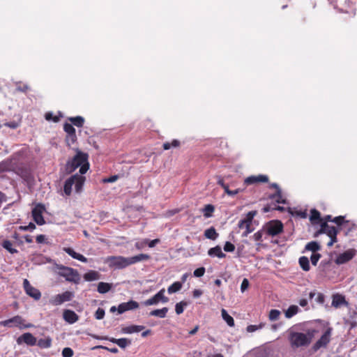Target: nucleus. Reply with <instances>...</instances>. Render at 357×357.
I'll use <instances>...</instances> for the list:
<instances>
[{"instance_id": "f257e3e1", "label": "nucleus", "mask_w": 357, "mask_h": 357, "mask_svg": "<svg viewBox=\"0 0 357 357\" xmlns=\"http://www.w3.org/2000/svg\"><path fill=\"white\" fill-rule=\"evenodd\" d=\"M75 150L76 151L75 155L66 162L65 165L66 172L68 174H71L77 168L80 167L79 173L84 174L89 169V155L81 151L79 149Z\"/></svg>"}, {"instance_id": "f03ea898", "label": "nucleus", "mask_w": 357, "mask_h": 357, "mask_svg": "<svg viewBox=\"0 0 357 357\" xmlns=\"http://www.w3.org/2000/svg\"><path fill=\"white\" fill-rule=\"evenodd\" d=\"M314 331L307 330L304 333L291 331L289 333L288 340L292 348L307 347L314 337Z\"/></svg>"}, {"instance_id": "7ed1b4c3", "label": "nucleus", "mask_w": 357, "mask_h": 357, "mask_svg": "<svg viewBox=\"0 0 357 357\" xmlns=\"http://www.w3.org/2000/svg\"><path fill=\"white\" fill-rule=\"evenodd\" d=\"M58 274L64 278L66 281L78 284L80 281V276L78 271L73 268L64 266H58Z\"/></svg>"}, {"instance_id": "20e7f679", "label": "nucleus", "mask_w": 357, "mask_h": 357, "mask_svg": "<svg viewBox=\"0 0 357 357\" xmlns=\"http://www.w3.org/2000/svg\"><path fill=\"white\" fill-rule=\"evenodd\" d=\"M104 262L112 269H123L129 266L128 257L123 256H108L105 259Z\"/></svg>"}, {"instance_id": "39448f33", "label": "nucleus", "mask_w": 357, "mask_h": 357, "mask_svg": "<svg viewBox=\"0 0 357 357\" xmlns=\"http://www.w3.org/2000/svg\"><path fill=\"white\" fill-rule=\"evenodd\" d=\"M284 226L280 220H271L263 227L264 232L270 236H275L283 231Z\"/></svg>"}, {"instance_id": "423d86ee", "label": "nucleus", "mask_w": 357, "mask_h": 357, "mask_svg": "<svg viewBox=\"0 0 357 357\" xmlns=\"http://www.w3.org/2000/svg\"><path fill=\"white\" fill-rule=\"evenodd\" d=\"M75 296V294L73 291H66L62 294L55 295L51 300L50 303L53 305H60L64 302L70 301Z\"/></svg>"}, {"instance_id": "0eeeda50", "label": "nucleus", "mask_w": 357, "mask_h": 357, "mask_svg": "<svg viewBox=\"0 0 357 357\" xmlns=\"http://www.w3.org/2000/svg\"><path fill=\"white\" fill-rule=\"evenodd\" d=\"M333 331V328L331 327H328L324 334L321 336V337L314 344L313 349L314 351H317L321 347H325L330 342L331 335Z\"/></svg>"}, {"instance_id": "6e6552de", "label": "nucleus", "mask_w": 357, "mask_h": 357, "mask_svg": "<svg viewBox=\"0 0 357 357\" xmlns=\"http://www.w3.org/2000/svg\"><path fill=\"white\" fill-rule=\"evenodd\" d=\"M339 229L334 226H330L326 222L321 223L320 229L316 232L315 236L321 234H326L329 238L337 237Z\"/></svg>"}, {"instance_id": "1a4fd4ad", "label": "nucleus", "mask_w": 357, "mask_h": 357, "mask_svg": "<svg viewBox=\"0 0 357 357\" xmlns=\"http://www.w3.org/2000/svg\"><path fill=\"white\" fill-rule=\"evenodd\" d=\"M165 289H160L153 296L145 301L144 304L148 306L157 305L160 301L163 303H167L169 301V298L165 296Z\"/></svg>"}, {"instance_id": "9d476101", "label": "nucleus", "mask_w": 357, "mask_h": 357, "mask_svg": "<svg viewBox=\"0 0 357 357\" xmlns=\"http://www.w3.org/2000/svg\"><path fill=\"white\" fill-rule=\"evenodd\" d=\"M45 210V206L42 204H38L32 210L33 219L38 225H43L45 223L43 216Z\"/></svg>"}, {"instance_id": "9b49d317", "label": "nucleus", "mask_w": 357, "mask_h": 357, "mask_svg": "<svg viewBox=\"0 0 357 357\" xmlns=\"http://www.w3.org/2000/svg\"><path fill=\"white\" fill-rule=\"evenodd\" d=\"M23 285L26 294H28L30 297H32L36 301H38L40 298V291L38 289L31 286L27 279L24 280Z\"/></svg>"}, {"instance_id": "f8f14e48", "label": "nucleus", "mask_w": 357, "mask_h": 357, "mask_svg": "<svg viewBox=\"0 0 357 357\" xmlns=\"http://www.w3.org/2000/svg\"><path fill=\"white\" fill-rule=\"evenodd\" d=\"M16 342L19 345L24 343L28 346H34L36 344L37 339L32 333L27 332L18 337Z\"/></svg>"}, {"instance_id": "ddd939ff", "label": "nucleus", "mask_w": 357, "mask_h": 357, "mask_svg": "<svg viewBox=\"0 0 357 357\" xmlns=\"http://www.w3.org/2000/svg\"><path fill=\"white\" fill-rule=\"evenodd\" d=\"M23 322L24 319H22V317L19 315H16L10 319L1 321L0 326L5 327L18 326L20 328H22Z\"/></svg>"}, {"instance_id": "4468645a", "label": "nucleus", "mask_w": 357, "mask_h": 357, "mask_svg": "<svg viewBox=\"0 0 357 357\" xmlns=\"http://www.w3.org/2000/svg\"><path fill=\"white\" fill-rule=\"evenodd\" d=\"M139 307V303L135 301L130 300L128 302L121 303L118 305V313L123 314L125 312L132 310Z\"/></svg>"}, {"instance_id": "2eb2a0df", "label": "nucleus", "mask_w": 357, "mask_h": 357, "mask_svg": "<svg viewBox=\"0 0 357 357\" xmlns=\"http://www.w3.org/2000/svg\"><path fill=\"white\" fill-rule=\"evenodd\" d=\"M355 254H356L355 250L350 249V250H346L343 253L339 255V256L337 257V259L335 260V262L337 264H345V263L348 262L349 261H350L351 259H352L354 258V257L355 256Z\"/></svg>"}, {"instance_id": "dca6fc26", "label": "nucleus", "mask_w": 357, "mask_h": 357, "mask_svg": "<svg viewBox=\"0 0 357 357\" xmlns=\"http://www.w3.org/2000/svg\"><path fill=\"white\" fill-rule=\"evenodd\" d=\"M268 181V176L264 174L248 176L245 179V183L246 185H252L257 183H267Z\"/></svg>"}, {"instance_id": "f3484780", "label": "nucleus", "mask_w": 357, "mask_h": 357, "mask_svg": "<svg viewBox=\"0 0 357 357\" xmlns=\"http://www.w3.org/2000/svg\"><path fill=\"white\" fill-rule=\"evenodd\" d=\"M342 305L349 306V303L346 301L345 296L340 294L333 295L332 306L338 308Z\"/></svg>"}, {"instance_id": "a211bd4d", "label": "nucleus", "mask_w": 357, "mask_h": 357, "mask_svg": "<svg viewBox=\"0 0 357 357\" xmlns=\"http://www.w3.org/2000/svg\"><path fill=\"white\" fill-rule=\"evenodd\" d=\"M63 317L70 324L75 323L79 319V316L71 310H65L63 313Z\"/></svg>"}, {"instance_id": "6ab92c4d", "label": "nucleus", "mask_w": 357, "mask_h": 357, "mask_svg": "<svg viewBox=\"0 0 357 357\" xmlns=\"http://www.w3.org/2000/svg\"><path fill=\"white\" fill-rule=\"evenodd\" d=\"M15 168L13 160L8 158L0 162V174L13 171Z\"/></svg>"}, {"instance_id": "aec40b11", "label": "nucleus", "mask_w": 357, "mask_h": 357, "mask_svg": "<svg viewBox=\"0 0 357 357\" xmlns=\"http://www.w3.org/2000/svg\"><path fill=\"white\" fill-rule=\"evenodd\" d=\"M151 257L148 254L141 253L135 256L128 257V265H132L142 261H147L150 259Z\"/></svg>"}, {"instance_id": "412c9836", "label": "nucleus", "mask_w": 357, "mask_h": 357, "mask_svg": "<svg viewBox=\"0 0 357 357\" xmlns=\"http://www.w3.org/2000/svg\"><path fill=\"white\" fill-rule=\"evenodd\" d=\"M151 257L148 254L141 253L135 256L128 257V265H132L142 261H147L150 259Z\"/></svg>"}, {"instance_id": "4be33fe9", "label": "nucleus", "mask_w": 357, "mask_h": 357, "mask_svg": "<svg viewBox=\"0 0 357 357\" xmlns=\"http://www.w3.org/2000/svg\"><path fill=\"white\" fill-rule=\"evenodd\" d=\"M63 251L66 252L68 255H70L72 258L77 259L79 261L82 262H86L87 258L85 257L84 255L76 252L73 248H63Z\"/></svg>"}, {"instance_id": "5701e85b", "label": "nucleus", "mask_w": 357, "mask_h": 357, "mask_svg": "<svg viewBox=\"0 0 357 357\" xmlns=\"http://www.w3.org/2000/svg\"><path fill=\"white\" fill-rule=\"evenodd\" d=\"M208 255L211 257H217L220 259L225 258L226 257V255L222 251V248L220 245H216L210 248L208 250Z\"/></svg>"}, {"instance_id": "b1692460", "label": "nucleus", "mask_w": 357, "mask_h": 357, "mask_svg": "<svg viewBox=\"0 0 357 357\" xmlns=\"http://www.w3.org/2000/svg\"><path fill=\"white\" fill-rule=\"evenodd\" d=\"M75 179H76V176L73 175L65 181L63 191L68 196L70 195L72 192V188L75 183Z\"/></svg>"}, {"instance_id": "393cba45", "label": "nucleus", "mask_w": 357, "mask_h": 357, "mask_svg": "<svg viewBox=\"0 0 357 357\" xmlns=\"http://www.w3.org/2000/svg\"><path fill=\"white\" fill-rule=\"evenodd\" d=\"M109 341L112 343L116 344L121 349H125L126 347L131 344V340L126 337H122L119 339L110 337L109 339Z\"/></svg>"}, {"instance_id": "a878e982", "label": "nucleus", "mask_w": 357, "mask_h": 357, "mask_svg": "<svg viewBox=\"0 0 357 357\" xmlns=\"http://www.w3.org/2000/svg\"><path fill=\"white\" fill-rule=\"evenodd\" d=\"M144 328V326L132 325L124 327L121 329V333L124 334H131L142 331Z\"/></svg>"}, {"instance_id": "bb28decb", "label": "nucleus", "mask_w": 357, "mask_h": 357, "mask_svg": "<svg viewBox=\"0 0 357 357\" xmlns=\"http://www.w3.org/2000/svg\"><path fill=\"white\" fill-rule=\"evenodd\" d=\"M74 176H76V179H75L74 183L75 189L77 192H79L83 188L85 177L82 175H79L78 174H75Z\"/></svg>"}, {"instance_id": "cd10ccee", "label": "nucleus", "mask_w": 357, "mask_h": 357, "mask_svg": "<svg viewBox=\"0 0 357 357\" xmlns=\"http://www.w3.org/2000/svg\"><path fill=\"white\" fill-rule=\"evenodd\" d=\"M52 338L47 337L44 339H40L37 341L36 344L41 349H48L52 346Z\"/></svg>"}, {"instance_id": "c85d7f7f", "label": "nucleus", "mask_w": 357, "mask_h": 357, "mask_svg": "<svg viewBox=\"0 0 357 357\" xmlns=\"http://www.w3.org/2000/svg\"><path fill=\"white\" fill-rule=\"evenodd\" d=\"M68 121L71 122L73 126H75L77 128H82L84 123V119L81 116H77L75 117H69L68 119Z\"/></svg>"}, {"instance_id": "c756f323", "label": "nucleus", "mask_w": 357, "mask_h": 357, "mask_svg": "<svg viewBox=\"0 0 357 357\" xmlns=\"http://www.w3.org/2000/svg\"><path fill=\"white\" fill-rule=\"evenodd\" d=\"M221 314H222V319H224V321H225V322L227 324V325L229 326H230V327L234 326L235 324H234V320L233 317L227 313V312L225 309L222 308L221 310Z\"/></svg>"}, {"instance_id": "7c9ffc66", "label": "nucleus", "mask_w": 357, "mask_h": 357, "mask_svg": "<svg viewBox=\"0 0 357 357\" xmlns=\"http://www.w3.org/2000/svg\"><path fill=\"white\" fill-rule=\"evenodd\" d=\"M168 312V308L167 307H164L161 309H157L152 310L150 312L149 315L150 316H154V317H158L160 318H165L167 315V313Z\"/></svg>"}, {"instance_id": "2f4dec72", "label": "nucleus", "mask_w": 357, "mask_h": 357, "mask_svg": "<svg viewBox=\"0 0 357 357\" xmlns=\"http://www.w3.org/2000/svg\"><path fill=\"white\" fill-rule=\"evenodd\" d=\"M218 235L213 227H211L204 231V236L211 240H215L218 237Z\"/></svg>"}, {"instance_id": "473e14b6", "label": "nucleus", "mask_w": 357, "mask_h": 357, "mask_svg": "<svg viewBox=\"0 0 357 357\" xmlns=\"http://www.w3.org/2000/svg\"><path fill=\"white\" fill-rule=\"evenodd\" d=\"M269 199L275 200L278 204H285L286 200L282 197V190H277L275 193L270 195Z\"/></svg>"}, {"instance_id": "72a5a7b5", "label": "nucleus", "mask_w": 357, "mask_h": 357, "mask_svg": "<svg viewBox=\"0 0 357 357\" xmlns=\"http://www.w3.org/2000/svg\"><path fill=\"white\" fill-rule=\"evenodd\" d=\"M86 281H94L99 279V273L95 271H89L84 275Z\"/></svg>"}, {"instance_id": "f704fd0d", "label": "nucleus", "mask_w": 357, "mask_h": 357, "mask_svg": "<svg viewBox=\"0 0 357 357\" xmlns=\"http://www.w3.org/2000/svg\"><path fill=\"white\" fill-rule=\"evenodd\" d=\"M61 112H59L58 115H54V114L52 112H49L45 113V119L48 121H53L54 123H57L60 121V119L62 117Z\"/></svg>"}, {"instance_id": "c9c22d12", "label": "nucleus", "mask_w": 357, "mask_h": 357, "mask_svg": "<svg viewBox=\"0 0 357 357\" xmlns=\"http://www.w3.org/2000/svg\"><path fill=\"white\" fill-rule=\"evenodd\" d=\"M299 265L301 268L305 271H308L310 269V261L305 256L301 257L298 260Z\"/></svg>"}, {"instance_id": "e433bc0d", "label": "nucleus", "mask_w": 357, "mask_h": 357, "mask_svg": "<svg viewBox=\"0 0 357 357\" xmlns=\"http://www.w3.org/2000/svg\"><path fill=\"white\" fill-rule=\"evenodd\" d=\"M112 288V284L100 282L98 284V291L100 294H105L108 292Z\"/></svg>"}, {"instance_id": "4c0bfd02", "label": "nucleus", "mask_w": 357, "mask_h": 357, "mask_svg": "<svg viewBox=\"0 0 357 357\" xmlns=\"http://www.w3.org/2000/svg\"><path fill=\"white\" fill-rule=\"evenodd\" d=\"M299 311V308L297 305H290L285 311V317L288 319L291 318L296 315Z\"/></svg>"}, {"instance_id": "58836bf2", "label": "nucleus", "mask_w": 357, "mask_h": 357, "mask_svg": "<svg viewBox=\"0 0 357 357\" xmlns=\"http://www.w3.org/2000/svg\"><path fill=\"white\" fill-rule=\"evenodd\" d=\"M77 137L76 135V132H74L73 134H66L65 141L68 146L70 147L72 145L75 144L77 142Z\"/></svg>"}, {"instance_id": "ea45409f", "label": "nucleus", "mask_w": 357, "mask_h": 357, "mask_svg": "<svg viewBox=\"0 0 357 357\" xmlns=\"http://www.w3.org/2000/svg\"><path fill=\"white\" fill-rule=\"evenodd\" d=\"M215 210V207L212 204H206L204 208L202 209V212L204 213V216L206 218L212 216V213Z\"/></svg>"}, {"instance_id": "a19ab883", "label": "nucleus", "mask_w": 357, "mask_h": 357, "mask_svg": "<svg viewBox=\"0 0 357 357\" xmlns=\"http://www.w3.org/2000/svg\"><path fill=\"white\" fill-rule=\"evenodd\" d=\"M2 246L4 249L8 250L10 254H15L18 252V250L13 248L12 243L8 240L3 241Z\"/></svg>"}, {"instance_id": "79ce46f5", "label": "nucleus", "mask_w": 357, "mask_h": 357, "mask_svg": "<svg viewBox=\"0 0 357 357\" xmlns=\"http://www.w3.org/2000/svg\"><path fill=\"white\" fill-rule=\"evenodd\" d=\"M181 143L178 139H173L171 142H165L162 144L164 150H169L171 148H177L180 146Z\"/></svg>"}, {"instance_id": "37998d69", "label": "nucleus", "mask_w": 357, "mask_h": 357, "mask_svg": "<svg viewBox=\"0 0 357 357\" xmlns=\"http://www.w3.org/2000/svg\"><path fill=\"white\" fill-rule=\"evenodd\" d=\"M182 288V282H175L172 284L167 289L169 294H173L178 291Z\"/></svg>"}, {"instance_id": "c03bdc74", "label": "nucleus", "mask_w": 357, "mask_h": 357, "mask_svg": "<svg viewBox=\"0 0 357 357\" xmlns=\"http://www.w3.org/2000/svg\"><path fill=\"white\" fill-rule=\"evenodd\" d=\"M305 250L315 252L320 250L319 244L316 241H311L306 244Z\"/></svg>"}, {"instance_id": "a18cd8bd", "label": "nucleus", "mask_w": 357, "mask_h": 357, "mask_svg": "<svg viewBox=\"0 0 357 357\" xmlns=\"http://www.w3.org/2000/svg\"><path fill=\"white\" fill-rule=\"evenodd\" d=\"M321 220V214L320 212L317 209L313 208L310 211V220L312 222H314L315 220Z\"/></svg>"}, {"instance_id": "49530a36", "label": "nucleus", "mask_w": 357, "mask_h": 357, "mask_svg": "<svg viewBox=\"0 0 357 357\" xmlns=\"http://www.w3.org/2000/svg\"><path fill=\"white\" fill-rule=\"evenodd\" d=\"M280 311L278 310L273 309L270 311L268 318L271 321H276L279 319Z\"/></svg>"}, {"instance_id": "de8ad7c7", "label": "nucleus", "mask_w": 357, "mask_h": 357, "mask_svg": "<svg viewBox=\"0 0 357 357\" xmlns=\"http://www.w3.org/2000/svg\"><path fill=\"white\" fill-rule=\"evenodd\" d=\"M15 85L16 90L17 91L26 93L29 89V86L28 84H24L21 82H16Z\"/></svg>"}, {"instance_id": "09e8293b", "label": "nucleus", "mask_w": 357, "mask_h": 357, "mask_svg": "<svg viewBox=\"0 0 357 357\" xmlns=\"http://www.w3.org/2000/svg\"><path fill=\"white\" fill-rule=\"evenodd\" d=\"M187 305V303L184 301H181L177 303L175 305V311L177 314H181L184 311V307Z\"/></svg>"}, {"instance_id": "8fccbe9b", "label": "nucleus", "mask_w": 357, "mask_h": 357, "mask_svg": "<svg viewBox=\"0 0 357 357\" xmlns=\"http://www.w3.org/2000/svg\"><path fill=\"white\" fill-rule=\"evenodd\" d=\"M148 242H149V239H147V238L143 239L139 241H137L135 243V247L137 250H141L144 249L146 247V245H147Z\"/></svg>"}, {"instance_id": "3c124183", "label": "nucleus", "mask_w": 357, "mask_h": 357, "mask_svg": "<svg viewBox=\"0 0 357 357\" xmlns=\"http://www.w3.org/2000/svg\"><path fill=\"white\" fill-rule=\"evenodd\" d=\"M265 324L263 323L259 324V325H249L247 326V331L249 333H253L259 329L264 327Z\"/></svg>"}, {"instance_id": "603ef678", "label": "nucleus", "mask_w": 357, "mask_h": 357, "mask_svg": "<svg viewBox=\"0 0 357 357\" xmlns=\"http://www.w3.org/2000/svg\"><path fill=\"white\" fill-rule=\"evenodd\" d=\"M63 130L65 131V132L66 134H70V133L73 134L74 132H76L75 129L73 127V126L71 123H68L67 122H66L63 124Z\"/></svg>"}, {"instance_id": "864d4df0", "label": "nucleus", "mask_w": 357, "mask_h": 357, "mask_svg": "<svg viewBox=\"0 0 357 357\" xmlns=\"http://www.w3.org/2000/svg\"><path fill=\"white\" fill-rule=\"evenodd\" d=\"M292 215L294 216L299 217L301 218H306L307 217V210H295Z\"/></svg>"}, {"instance_id": "5fc2aeb1", "label": "nucleus", "mask_w": 357, "mask_h": 357, "mask_svg": "<svg viewBox=\"0 0 357 357\" xmlns=\"http://www.w3.org/2000/svg\"><path fill=\"white\" fill-rule=\"evenodd\" d=\"M105 349V350L109 351V352H111L112 354H117L119 352V350H118V349L116 347L109 348V347H105V346L98 345V346H96V347H94L93 348V349Z\"/></svg>"}, {"instance_id": "6e6d98bb", "label": "nucleus", "mask_w": 357, "mask_h": 357, "mask_svg": "<svg viewBox=\"0 0 357 357\" xmlns=\"http://www.w3.org/2000/svg\"><path fill=\"white\" fill-rule=\"evenodd\" d=\"M105 314V310L101 307H98L96 311L94 316L96 319L100 320L104 318Z\"/></svg>"}, {"instance_id": "4d7b16f0", "label": "nucleus", "mask_w": 357, "mask_h": 357, "mask_svg": "<svg viewBox=\"0 0 357 357\" xmlns=\"http://www.w3.org/2000/svg\"><path fill=\"white\" fill-rule=\"evenodd\" d=\"M257 211H251L248 213L246 218L243 219L245 221H246V223H252V221L254 218V217L256 215Z\"/></svg>"}, {"instance_id": "13d9d810", "label": "nucleus", "mask_w": 357, "mask_h": 357, "mask_svg": "<svg viewBox=\"0 0 357 357\" xmlns=\"http://www.w3.org/2000/svg\"><path fill=\"white\" fill-rule=\"evenodd\" d=\"M224 250L228 252H232L235 250V246L229 241H227L224 245Z\"/></svg>"}, {"instance_id": "bf43d9fd", "label": "nucleus", "mask_w": 357, "mask_h": 357, "mask_svg": "<svg viewBox=\"0 0 357 357\" xmlns=\"http://www.w3.org/2000/svg\"><path fill=\"white\" fill-rule=\"evenodd\" d=\"M73 354V350L70 347H65L62 351L63 357H72Z\"/></svg>"}, {"instance_id": "052dcab7", "label": "nucleus", "mask_w": 357, "mask_h": 357, "mask_svg": "<svg viewBox=\"0 0 357 357\" xmlns=\"http://www.w3.org/2000/svg\"><path fill=\"white\" fill-rule=\"evenodd\" d=\"M205 271L204 267L198 268L194 271L193 275L195 277L200 278L204 275Z\"/></svg>"}, {"instance_id": "680f3d73", "label": "nucleus", "mask_w": 357, "mask_h": 357, "mask_svg": "<svg viewBox=\"0 0 357 357\" xmlns=\"http://www.w3.org/2000/svg\"><path fill=\"white\" fill-rule=\"evenodd\" d=\"M320 258H321V255L320 254H319V253H313L311 255V257H310V261L312 262V264L314 265V266H316Z\"/></svg>"}, {"instance_id": "e2e57ef3", "label": "nucleus", "mask_w": 357, "mask_h": 357, "mask_svg": "<svg viewBox=\"0 0 357 357\" xmlns=\"http://www.w3.org/2000/svg\"><path fill=\"white\" fill-rule=\"evenodd\" d=\"M333 222L335 223L337 226H341L344 222V217L340 215L333 219Z\"/></svg>"}, {"instance_id": "0e129e2a", "label": "nucleus", "mask_w": 357, "mask_h": 357, "mask_svg": "<svg viewBox=\"0 0 357 357\" xmlns=\"http://www.w3.org/2000/svg\"><path fill=\"white\" fill-rule=\"evenodd\" d=\"M4 126L12 129H16L17 128L19 127L20 123L18 122L13 121L5 123Z\"/></svg>"}, {"instance_id": "69168bd1", "label": "nucleus", "mask_w": 357, "mask_h": 357, "mask_svg": "<svg viewBox=\"0 0 357 357\" xmlns=\"http://www.w3.org/2000/svg\"><path fill=\"white\" fill-rule=\"evenodd\" d=\"M263 232H264V231L262 229L261 230H259L255 233L253 235L254 240L256 241H261L263 236Z\"/></svg>"}, {"instance_id": "338daca9", "label": "nucleus", "mask_w": 357, "mask_h": 357, "mask_svg": "<svg viewBox=\"0 0 357 357\" xmlns=\"http://www.w3.org/2000/svg\"><path fill=\"white\" fill-rule=\"evenodd\" d=\"M249 287V281L247 278H244L241 285V291L244 292Z\"/></svg>"}, {"instance_id": "774afa93", "label": "nucleus", "mask_w": 357, "mask_h": 357, "mask_svg": "<svg viewBox=\"0 0 357 357\" xmlns=\"http://www.w3.org/2000/svg\"><path fill=\"white\" fill-rule=\"evenodd\" d=\"M245 228V231L243 233V236H247L252 231V229H251V223H246Z\"/></svg>"}]
</instances>
